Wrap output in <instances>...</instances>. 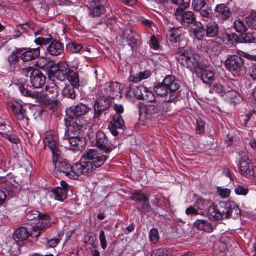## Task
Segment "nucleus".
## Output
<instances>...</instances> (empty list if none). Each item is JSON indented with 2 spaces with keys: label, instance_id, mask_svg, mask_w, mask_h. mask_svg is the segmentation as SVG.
I'll return each instance as SVG.
<instances>
[{
  "label": "nucleus",
  "instance_id": "nucleus-5",
  "mask_svg": "<svg viewBox=\"0 0 256 256\" xmlns=\"http://www.w3.org/2000/svg\"><path fill=\"white\" fill-rule=\"evenodd\" d=\"M0 184L2 188L5 190V192L0 190V206L2 205L6 201L7 196L12 198L14 196L18 191L17 188L18 185L14 178L11 175L4 176L0 175Z\"/></svg>",
  "mask_w": 256,
  "mask_h": 256
},
{
  "label": "nucleus",
  "instance_id": "nucleus-51",
  "mask_svg": "<svg viewBox=\"0 0 256 256\" xmlns=\"http://www.w3.org/2000/svg\"><path fill=\"white\" fill-rule=\"evenodd\" d=\"M20 54L17 52L16 50L8 57V61L10 65L16 64L19 62Z\"/></svg>",
  "mask_w": 256,
  "mask_h": 256
},
{
  "label": "nucleus",
  "instance_id": "nucleus-36",
  "mask_svg": "<svg viewBox=\"0 0 256 256\" xmlns=\"http://www.w3.org/2000/svg\"><path fill=\"white\" fill-rule=\"evenodd\" d=\"M240 43L256 44V37L252 32H244L240 36Z\"/></svg>",
  "mask_w": 256,
  "mask_h": 256
},
{
  "label": "nucleus",
  "instance_id": "nucleus-49",
  "mask_svg": "<svg viewBox=\"0 0 256 256\" xmlns=\"http://www.w3.org/2000/svg\"><path fill=\"white\" fill-rule=\"evenodd\" d=\"M152 256H172L171 253L166 249L160 248L154 250Z\"/></svg>",
  "mask_w": 256,
  "mask_h": 256
},
{
  "label": "nucleus",
  "instance_id": "nucleus-8",
  "mask_svg": "<svg viewBox=\"0 0 256 256\" xmlns=\"http://www.w3.org/2000/svg\"><path fill=\"white\" fill-rule=\"evenodd\" d=\"M47 94H40L39 100L42 104L47 106H50V108L54 110L58 106V87L56 85L47 86L46 87Z\"/></svg>",
  "mask_w": 256,
  "mask_h": 256
},
{
  "label": "nucleus",
  "instance_id": "nucleus-61",
  "mask_svg": "<svg viewBox=\"0 0 256 256\" xmlns=\"http://www.w3.org/2000/svg\"><path fill=\"white\" fill-rule=\"evenodd\" d=\"M150 45L152 48L154 50H158L159 48V44L158 40L154 36H152L150 39Z\"/></svg>",
  "mask_w": 256,
  "mask_h": 256
},
{
  "label": "nucleus",
  "instance_id": "nucleus-33",
  "mask_svg": "<svg viewBox=\"0 0 256 256\" xmlns=\"http://www.w3.org/2000/svg\"><path fill=\"white\" fill-rule=\"evenodd\" d=\"M151 75L152 73L150 70L140 72L136 76L131 74L128 78V81L130 82L138 83L150 78Z\"/></svg>",
  "mask_w": 256,
  "mask_h": 256
},
{
  "label": "nucleus",
  "instance_id": "nucleus-58",
  "mask_svg": "<svg viewBox=\"0 0 256 256\" xmlns=\"http://www.w3.org/2000/svg\"><path fill=\"white\" fill-rule=\"evenodd\" d=\"M37 70L38 68L32 66H27L22 68V73L26 76H28V75L30 74V76H32L33 72Z\"/></svg>",
  "mask_w": 256,
  "mask_h": 256
},
{
  "label": "nucleus",
  "instance_id": "nucleus-62",
  "mask_svg": "<svg viewBox=\"0 0 256 256\" xmlns=\"http://www.w3.org/2000/svg\"><path fill=\"white\" fill-rule=\"evenodd\" d=\"M187 215H194L196 216L199 214L198 212L192 206L188 208L186 212Z\"/></svg>",
  "mask_w": 256,
  "mask_h": 256
},
{
  "label": "nucleus",
  "instance_id": "nucleus-17",
  "mask_svg": "<svg viewBox=\"0 0 256 256\" xmlns=\"http://www.w3.org/2000/svg\"><path fill=\"white\" fill-rule=\"evenodd\" d=\"M84 156L92 162L96 168L102 166L108 159L106 155L100 154L96 150H90L86 152Z\"/></svg>",
  "mask_w": 256,
  "mask_h": 256
},
{
  "label": "nucleus",
  "instance_id": "nucleus-23",
  "mask_svg": "<svg viewBox=\"0 0 256 256\" xmlns=\"http://www.w3.org/2000/svg\"><path fill=\"white\" fill-rule=\"evenodd\" d=\"M18 53L20 54V58L24 62H29L34 60L40 56V48H20L16 50Z\"/></svg>",
  "mask_w": 256,
  "mask_h": 256
},
{
  "label": "nucleus",
  "instance_id": "nucleus-12",
  "mask_svg": "<svg viewBox=\"0 0 256 256\" xmlns=\"http://www.w3.org/2000/svg\"><path fill=\"white\" fill-rule=\"evenodd\" d=\"M130 199L136 202L137 209L140 212L146 214L152 212L147 194L140 192H136L132 195Z\"/></svg>",
  "mask_w": 256,
  "mask_h": 256
},
{
  "label": "nucleus",
  "instance_id": "nucleus-35",
  "mask_svg": "<svg viewBox=\"0 0 256 256\" xmlns=\"http://www.w3.org/2000/svg\"><path fill=\"white\" fill-rule=\"evenodd\" d=\"M52 192L53 194V197L57 200L64 202L67 198L68 192H66V190L64 188H56L53 189Z\"/></svg>",
  "mask_w": 256,
  "mask_h": 256
},
{
  "label": "nucleus",
  "instance_id": "nucleus-37",
  "mask_svg": "<svg viewBox=\"0 0 256 256\" xmlns=\"http://www.w3.org/2000/svg\"><path fill=\"white\" fill-rule=\"evenodd\" d=\"M169 37L170 42H180L182 33L178 28H173L169 32Z\"/></svg>",
  "mask_w": 256,
  "mask_h": 256
},
{
  "label": "nucleus",
  "instance_id": "nucleus-34",
  "mask_svg": "<svg viewBox=\"0 0 256 256\" xmlns=\"http://www.w3.org/2000/svg\"><path fill=\"white\" fill-rule=\"evenodd\" d=\"M75 86L72 84H66L62 91V95L64 97L74 100L76 96L75 92Z\"/></svg>",
  "mask_w": 256,
  "mask_h": 256
},
{
  "label": "nucleus",
  "instance_id": "nucleus-41",
  "mask_svg": "<svg viewBox=\"0 0 256 256\" xmlns=\"http://www.w3.org/2000/svg\"><path fill=\"white\" fill-rule=\"evenodd\" d=\"M246 22L248 28L256 30V12H252L246 18Z\"/></svg>",
  "mask_w": 256,
  "mask_h": 256
},
{
  "label": "nucleus",
  "instance_id": "nucleus-19",
  "mask_svg": "<svg viewBox=\"0 0 256 256\" xmlns=\"http://www.w3.org/2000/svg\"><path fill=\"white\" fill-rule=\"evenodd\" d=\"M240 158L239 164V170L240 174L244 176H254L256 172L254 168L250 166L251 161L246 152Z\"/></svg>",
  "mask_w": 256,
  "mask_h": 256
},
{
  "label": "nucleus",
  "instance_id": "nucleus-43",
  "mask_svg": "<svg viewBox=\"0 0 256 256\" xmlns=\"http://www.w3.org/2000/svg\"><path fill=\"white\" fill-rule=\"evenodd\" d=\"M83 46L81 44H78L76 42H69L66 47L67 51L71 53H78L82 48Z\"/></svg>",
  "mask_w": 256,
  "mask_h": 256
},
{
  "label": "nucleus",
  "instance_id": "nucleus-30",
  "mask_svg": "<svg viewBox=\"0 0 256 256\" xmlns=\"http://www.w3.org/2000/svg\"><path fill=\"white\" fill-rule=\"evenodd\" d=\"M30 236V234L27 229L20 227L15 230L12 238L16 242H18L26 240Z\"/></svg>",
  "mask_w": 256,
  "mask_h": 256
},
{
  "label": "nucleus",
  "instance_id": "nucleus-6",
  "mask_svg": "<svg viewBox=\"0 0 256 256\" xmlns=\"http://www.w3.org/2000/svg\"><path fill=\"white\" fill-rule=\"evenodd\" d=\"M54 76L58 80L64 81L67 80L76 88L80 86V80L78 74L70 68L66 63H62L59 65L58 70L54 74Z\"/></svg>",
  "mask_w": 256,
  "mask_h": 256
},
{
  "label": "nucleus",
  "instance_id": "nucleus-2",
  "mask_svg": "<svg viewBox=\"0 0 256 256\" xmlns=\"http://www.w3.org/2000/svg\"><path fill=\"white\" fill-rule=\"evenodd\" d=\"M180 88L179 81L174 76L170 75L166 76L162 83L157 84L154 90L156 96L164 98L165 102H172L180 95Z\"/></svg>",
  "mask_w": 256,
  "mask_h": 256
},
{
  "label": "nucleus",
  "instance_id": "nucleus-24",
  "mask_svg": "<svg viewBox=\"0 0 256 256\" xmlns=\"http://www.w3.org/2000/svg\"><path fill=\"white\" fill-rule=\"evenodd\" d=\"M124 127V122L122 116L119 114L114 115L109 126V129L112 134L116 136L119 134V132L118 130H122Z\"/></svg>",
  "mask_w": 256,
  "mask_h": 256
},
{
  "label": "nucleus",
  "instance_id": "nucleus-56",
  "mask_svg": "<svg viewBox=\"0 0 256 256\" xmlns=\"http://www.w3.org/2000/svg\"><path fill=\"white\" fill-rule=\"evenodd\" d=\"M60 234H58L56 236V238H52L47 242V244L49 248H54L56 247L58 244L60 243L61 240Z\"/></svg>",
  "mask_w": 256,
  "mask_h": 256
},
{
  "label": "nucleus",
  "instance_id": "nucleus-42",
  "mask_svg": "<svg viewBox=\"0 0 256 256\" xmlns=\"http://www.w3.org/2000/svg\"><path fill=\"white\" fill-rule=\"evenodd\" d=\"M146 87L142 86L132 88L131 92L136 98L142 100L144 96L143 93L146 92Z\"/></svg>",
  "mask_w": 256,
  "mask_h": 256
},
{
  "label": "nucleus",
  "instance_id": "nucleus-64",
  "mask_svg": "<svg viewBox=\"0 0 256 256\" xmlns=\"http://www.w3.org/2000/svg\"><path fill=\"white\" fill-rule=\"evenodd\" d=\"M114 108V110L116 112V114L120 115L121 114L124 112V108L122 105L115 104Z\"/></svg>",
  "mask_w": 256,
  "mask_h": 256
},
{
  "label": "nucleus",
  "instance_id": "nucleus-11",
  "mask_svg": "<svg viewBox=\"0 0 256 256\" xmlns=\"http://www.w3.org/2000/svg\"><path fill=\"white\" fill-rule=\"evenodd\" d=\"M61 154L53 156L52 163L56 172H62L71 179H76V174L73 170V166L69 164L66 160L60 158Z\"/></svg>",
  "mask_w": 256,
  "mask_h": 256
},
{
  "label": "nucleus",
  "instance_id": "nucleus-18",
  "mask_svg": "<svg viewBox=\"0 0 256 256\" xmlns=\"http://www.w3.org/2000/svg\"><path fill=\"white\" fill-rule=\"evenodd\" d=\"M62 144L66 148L73 151H78L82 146L83 141L79 135L76 136L75 134H72L64 136Z\"/></svg>",
  "mask_w": 256,
  "mask_h": 256
},
{
  "label": "nucleus",
  "instance_id": "nucleus-63",
  "mask_svg": "<svg viewBox=\"0 0 256 256\" xmlns=\"http://www.w3.org/2000/svg\"><path fill=\"white\" fill-rule=\"evenodd\" d=\"M248 74L254 80L256 81V68H250L249 70Z\"/></svg>",
  "mask_w": 256,
  "mask_h": 256
},
{
  "label": "nucleus",
  "instance_id": "nucleus-45",
  "mask_svg": "<svg viewBox=\"0 0 256 256\" xmlns=\"http://www.w3.org/2000/svg\"><path fill=\"white\" fill-rule=\"evenodd\" d=\"M83 126L82 124H78L76 122L72 124V126L69 128L68 135L72 134H75V135H79L80 130H82Z\"/></svg>",
  "mask_w": 256,
  "mask_h": 256
},
{
  "label": "nucleus",
  "instance_id": "nucleus-38",
  "mask_svg": "<svg viewBox=\"0 0 256 256\" xmlns=\"http://www.w3.org/2000/svg\"><path fill=\"white\" fill-rule=\"evenodd\" d=\"M234 28L238 33L241 34L246 32L248 30V28L244 22L240 20H236L234 22Z\"/></svg>",
  "mask_w": 256,
  "mask_h": 256
},
{
  "label": "nucleus",
  "instance_id": "nucleus-20",
  "mask_svg": "<svg viewBox=\"0 0 256 256\" xmlns=\"http://www.w3.org/2000/svg\"><path fill=\"white\" fill-rule=\"evenodd\" d=\"M90 108L82 103L75 106L66 110V115L70 118H76L86 115L90 111Z\"/></svg>",
  "mask_w": 256,
  "mask_h": 256
},
{
  "label": "nucleus",
  "instance_id": "nucleus-32",
  "mask_svg": "<svg viewBox=\"0 0 256 256\" xmlns=\"http://www.w3.org/2000/svg\"><path fill=\"white\" fill-rule=\"evenodd\" d=\"M219 30V26L216 22H210L206 24L204 31H206V36L214 38L218 36Z\"/></svg>",
  "mask_w": 256,
  "mask_h": 256
},
{
  "label": "nucleus",
  "instance_id": "nucleus-15",
  "mask_svg": "<svg viewBox=\"0 0 256 256\" xmlns=\"http://www.w3.org/2000/svg\"><path fill=\"white\" fill-rule=\"evenodd\" d=\"M38 220L40 222L33 226L31 233V236L36 239L39 238L42 232L52 227L54 224L50 216L47 214H42Z\"/></svg>",
  "mask_w": 256,
  "mask_h": 256
},
{
  "label": "nucleus",
  "instance_id": "nucleus-40",
  "mask_svg": "<svg viewBox=\"0 0 256 256\" xmlns=\"http://www.w3.org/2000/svg\"><path fill=\"white\" fill-rule=\"evenodd\" d=\"M212 90L214 92L218 94H226V92H230L232 93L233 94H237V92L236 91H235V90L230 91L228 90H226L222 85L218 84V83H216L214 84V86H212Z\"/></svg>",
  "mask_w": 256,
  "mask_h": 256
},
{
  "label": "nucleus",
  "instance_id": "nucleus-21",
  "mask_svg": "<svg viewBox=\"0 0 256 256\" xmlns=\"http://www.w3.org/2000/svg\"><path fill=\"white\" fill-rule=\"evenodd\" d=\"M109 98L100 96L98 98L94 106V118H98L104 112L108 110L110 107Z\"/></svg>",
  "mask_w": 256,
  "mask_h": 256
},
{
  "label": "nucleus",
  "instance_id": "nucleus-16",
  "mask_svg": "<svg viewBox=\"0 0 256 256\" xmlns=\"http://www.w3.org/2000/svg\"><path fill=\"white\" fill-rule=\"evenodd\" d=\"M220 206L224 211V214L226 218L237 219L240 217L241 210L234 202L229 201L226 202H222Z\"/></svg>",
  "mask_w": 256,
  "mask_h": 256
},
{
  "label": "nucleus",
  "instance_id": "nucleus-25",
  "mask_svg": "<svg viewBox=\"0 0 256 256\" xmlns=\"http://www.w3.org/2000/svg\"><path fill=\"white\" fill-rule=\"evenodd\" d=\"M224 211L222 208H218L217 206L213 204L209 206L206 212V216L212 221L219 220L224 218Z\"/></svg>",
  "mask_w": 256,
  "mask_h": 256
},
{
  "label": "nucleus",
  "instance_id": "nucleus-57",
  "mask_svg": "<svg viewBox=\"0 0 256 256\" xmlns=\"http://www.w3.org/2000/svg\"><path fill=\"white\" fill-rule=\"evenodd\" d=\"M100 245L103 250H106L107 248V242L106 240V236L105 232L103 230H100Z\"/></svg>",
  "mask_w": 256,
  "mask_h": 256
},
{
  "label": "nucleus",
  "instance_id": "nucleus-47",
  "mask_svg": "<svg viewBox=\"0 0 256 256\" xmlns=\"http://www.w3.org/2000/svg\"><path fill=\"white\" fill-rule=\"evenodd\" d=\"M110 92L112 94L110 98H114V97L117 96L118 94L120 92V84L117 82H110Z\"/></svg>",
  "mask_w": 256,
  "mask_h": 256
},
{
  "label": "nucleus",
  "instance_id": "nucleus-29",
  "mask_svg": "<svg viewBox=\"0 0 256 256\" xmlns=\"http://www.w3.org/2000/svg\"><path fill=\"white\" fill-rule=\"evenodd\" d=\"M121 38L126 42H128V45L130 44H136L139 37L138 34L130 28L124 30L120 34Z\"/></svg>",
  "mask_w": 256,
  "mask_h": 256
},
{
  "label": "nucleus",
  "instance_id": "nucleus-46",
  "mask_svg": "<svg viewBox=\"0 0 256 256\" xmlns=\"http://www.w3.org/2000/svg\"><path fill=\"white\" fill-rule=\"evenodd\" d=\"M3 126L6 128V125H4L2 122H0V127ZM0 134L4 137L7 138L10 142L12 143L16 144L18 142V140L16 138V136L7 134L6 132H0Z\"/></svg>",
  "mask_w": 256,
  "mask_h": 256
},
{
  "label": "nucleus",
  "instance_id": "nucleus-13",
  "mask_svg": "<svg viewBox=\"0 0 256 256\" xmlns=\"http://www.w3.org/2000/svg\"><path fill=\"white\" fill-rule=\"evenodd\" d=\"M244 64V60L236 55L230 56L224 62L226 70L235 76L240 75Z\"/></svg>",
  "mask_w": 256,
  "mask_h": 256
},
{
  "label": "nucleus",
  "instance_id": "nucleus-9",
  "mask_svg": "<svg viewBox=\"0 0 256 256\" xmlns=\"http://www.w3.org/2000/svg\"><path fill=\"white\" fill-rule=\"evenodd\" d=\"M96 169L92 162L85 156L84 154L80 160L73 166V170L76 174V179L80 175L92 176Z\"/></svg>",
  "mask_w": 256,
  "mask_h": 256
},
{
  "label": "nucleus",
  "instance_id": "nucleus-27",
  "mask_svg": "<svg viewBox=\"0 0 256 256\" xmlns=\"http://www.w3.org/2000/svg\"><path fill=\"white\" fill-rule=\"evenodd\" d=\"M12 108L16 118L24 122V124H28V118L26 116V110L24 106L20 103L16 102L13 104Z\"/></svg>",
  "mask_w": 256,
  "mask_h": 256
},
{
  "label": "nucleus",
  "instance_id": "nucleus-39",
  "mask_svg": "<svg viewBox=\"0 0 256 256\" xmlns=\"http://www.w3.org/2000/svg\"><path fill=\"white\" fill-rule=\"evenodd\" d=\"M20 90L22 94L26 96L34 98L39 99L40 93L38 92H33L21 85L20 86Z\"/></svg>",
  "mask_w": 256,
  "mask_h": 256
},
{
  "label": "nucleus",
  "instance_id": "nucleus-60",
  "mask_svg": "<svg viewBox=\"0 0 256 256\" xmlns=\"http://www.w3.org/2000/svg\"><path fill=\"white\" fill-rule=\"evenodd\" d=\"M235 192L238 195L246 196L248 192V190L239 186L236 188Z\"/></svg>",
  "mask_w": 256,
  "mask_h": 256
},
{
  "label": "nucleus",
  "instance_id": "nucleus-1",
  "mask_svg": "<svg viewBox=\"0 0 256 256\" xmlns=\"http://www.w3.org/2000/svg\"><path fill=\"white\" fill-rule=\"evenodd\" d=\"M176 58L182 66L200 73V78L204 83L210 86L214 82L213 71L206 69V66L200 62L199 54L191 48H179L176 53Z\"/></svg>",
  "mask_w": 256,
  "mask_h": 256
},
{
  "label": "nucleus",
  "instance_id": "nucleus-3",
  "mask_svg": "<svg viewBox=\"0 0 256 256\" xmlns=\"http://www.w3.org/2000/svg\"><path fill=\"white\" fill-rule=\"evenodd\" d=\"M189 6L188 3H185L180 8H178L175 12L176 20L182 25L190 27L195 37L198 40H200L204 36V28L201 22L196 21L192 12L184 10Z\"/></svg>",
  "mask_w": 256,
  "mask_h": 256
},
{
  "label": "nucleus",
  "instance_id": "nucleus-22",
  "mask_svg": "<svg viewBox=\"0 0 256 256\" xmlns=\"http://www.w3.org/2000/svg\"><path fill=\"white\" fill-rule=\"evenodd\" d=\"M214 10L216 17L224 21L230 20L234 12V10L228 6V4H218Z\"/></svg>",
  "mask_w": 256,
  "mask_h": 256
},
{
  "label": "nucleus",
  "instance_id": "nucleus-26",
  "mask_svg": "<svg viewBox=\"0 0 256 256\" xmlns=\"http://www.w3.org/2000/svg\"><path fill=\"white\" fill-rule=\"evenodd\" d=\"M46 76L38 69L33 72L32 76H30V82L36 88H42L46 84Z\"/></svg>",
  "mask_w": 256,
  "mask_h": 256
},
{
  "label": "nucleus",
  "instance_id": "nucleus-28",
  "mask_svg": "<svg viewBox=\"0 0 256 256\" xmlns=\"http://www.w3.org/2000/svg\"><path fill=\"white\" fill-rule=\"evenodd\" d=\"M90 14L91 16H98L104 12V8L101 0H94L90 3L88 7Z\"/></svg>",
  "mask_w": 256,
  "mask_h": 256
},
{
  "label": "nucleus",
  "instance_id": "nucleus-52",
  "mask_svg": "<svg viewBox=\"0 0 256 256\" xmlns=\"http://www.w3.org/2000/svg\"><path fill=\"white\" fill-rule=\"evenodd\" d=\"M226 36L228 40L232 44L240 42V36L235 33H232L230 34L226 33Z\"/></svg>",
  "mask_w": 256,
  "mask_h": 256
},
{
  "label": "nucleus",
  "instance_id": "nucleus-14",
  "mask_svg": "<svg viewBox=\"0 0 256 256\" xmlns=\"http://www.w3.org/2000/svg\"><path fill=\"white\" fill-rule=\"evenodd\" d=\"M44 148H49L53 156L61 154L59 150L58 138L56 133L54 131L47 132L43 139Z\"/></svg>",
  "mask_w": 256,
  "mask_h": 256
},
{
  "label": "nucleus",
  "instance_id": "nucleus-48",
  "mask_svg": "<svg viewBox=\"0 0 256 256\" xmlns=\"http://www.w3.org/2000/svg\"><path fill=\"white\" fill-rule=\"evenodd\" d=\"M206 5L204 0H192V6L195 11H198L204 8Z\"/></svg>",
  "mask_w": 256,
  "mask_h": 256
},
{
  "label": "nucleus",
  "instance_id": "nucleus-55",
  "mask_svg": "<svg viewBox=\"0 0 256 256\" xmlns=\"http://www.w3.org/2000/svg\"><path fill=\"white\" fill-rule=\"evenodd\" d=\"M42 214L36 210H32L28 214L27 218L29 220H38Z\"/></svg>",
  "mask_w": 256,
  "mask_h": 256
},
{
  "label": "nucleus",
  "instance_id": "nucleus-59",
  "mask_svg": "<svg viewBox=\"0 0 256 256\" xmlns=\"http://www.w3.org/2000/svg\"><path fill=\"white\" fill-rule=\"evenodd\" d=\"M218 192L222 198H228L230 194V190L227 188H218Z\"/></svg>",
  "mask_w": 256,
  "mask_h": 256
},
{
  "label": "nucleus",
  "instance_id": "nucleus-44",
  "mask_svg": "<svg viewBox=\"0 0 256 256\" xmlns=\"http://www.w3.org/2000/svg\"><path fill=\"white\" fill-rule=\"evenodd\" d=\"M110 83H106L100 86L99 92L101 96L109 98L112 96L110 92Z\"/></svg>",
  "mask_w": 256,
  "mask_h": 256
},
{
  "label": "nucleus",
  "instance_id": "nucleus-54",
  "mask_svg": "<svg viewBox=\"0 0 256 256\" xmlns=\"http://www.w3.org/2000/svg\"><path fill=\"white\" fill-rule=\"evenodd\" d=\"M150 242L156 244L160 239L158 231L156 228H152L150 232Z\"/></svg>",
  "mask_w": 256,
  "mask_h": 256
},
{
  "label": "nucleus",
  "instance_id": "nucleus-53",
  "mask_svg": "<svg viewBox=\"0 0 256 256\" xmlns=\"http://www.w3.org/2000/svg\"><path fill=\"white\" fill-rule=\"evenodd\" d=\"M205 122L201 118H198L196 120V132L198 134H202L204 132Z\"/></svg>",
  "mask_w": 256,
  "mask_h": 256
},
{
  "label": "nucleus",
  "instance_id": "nucleus-50",
  "mask_svg": "<svg viewBox=\"0 0 256 256\" xmlns=\"http://www.w3.org/2000/svg\"><path fill=\"white\" fill-rule=\"evenodd\" d=\"M198 11L200 12V15L202 17L208 18H210L212 17V11L210 7L207 6L204 8H202Z\"/></svg>",
  "mask_w": 256,
  "mask_h": 256
},
{
  "label": "nucleus",
  "instance_id": "nucleus-10",
  "mask_svg": "<svg viewBox=\"0 0 256 256\" xmlns=\"http://www.w3.org/2000/svg\"><path fill=\"white\" fill-rule=\"evenodd\" d=\"M90 138L92 144L103 151L106 154H110L114 149V145L103 132H98L95 137Z\"/></svg>",
  "mask_w": 256,
  "mask_h": 256
},
{
  "label": "nucleus",
  "instance_id": "nucleus-7",
  "mask_svg": "<svg viewBox=\"0 0 256 256\" xmlns=\"http://www.w3.org/2000/svg\"><path fill=\"white\" fill-rule=\"evenodd\" d=\"M35 43L39 46H47L46 51L52 56H58L62 54L64 52V44L60 40L51 36L48 38L40 37L36 38Z\"/></svg>",
  "mask_w": 256,
  "mask_h": 256
},
{
  "label": "nucleus",
  "instance_id": "nucleus-4",
  "mask_svg": "<svg viewBox=\"0 0 256 256\" xmlns=\"http://www.w3.org/2000/svg\"><path fill=\"white\" fill-rule=\"evenodd\" d=\"M142 100L150 104L140 106V114L141 116L144 115L146 119H150L156 114L168 112L166 110L164 109L162 102H156L154 94L152 91L146 88Z\"/></svg>",
  "mask_w": 256,
  "mask_h": 256
},
{
  "label": "nucleus",
  "instance_id": "nucleus-31",
  "mask_svg": "<svg viewBox=\"0 0 256 256\" xmlns=\"http://www.w3.org/2000/svg\"><path fill=\"white\" fill-rule=\"evenodd\" d=\"M195 227L200 230L207 233H211L214 230L215 227L206 220H197L194 223Z\"/></svg>",
  "mask_w": 256,
  "mask_h": 256
}]
</instances>
